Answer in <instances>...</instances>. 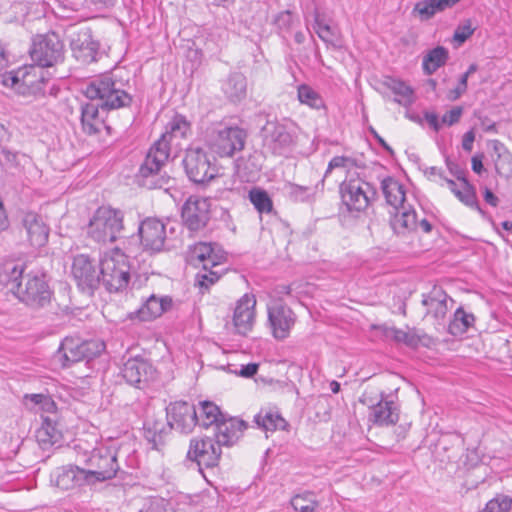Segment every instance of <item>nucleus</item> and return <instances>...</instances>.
<instances>
[{"label": "nucleus", "mask_w": 512, "mask_h": 512, "mask_svg": "<svg viewBox=\"0 0 512 512\" xmlns=\"http://www.w3.org/2000/svg\"><path fill=\"white\" fill-rule=\"evenodd\" d=\"M83 94L90 101L80 106L81 129L86 135H96L105 127L99 109L110 111L130 107L133 96L124 89V83L112 73L100 74L88 81Z\"/></svg>", "instance_id": "obj_1"}, {"label": "nucleus", "mask_w": 512, "mask_h": 512, "mask_svg": "<svg viewBox=\"0 0 512 512\" xmlns=\"http://www.w3.org/2000/svg\"><path fill=\"white\" fill-rule=\"evenodd\" d=\"M191 132V123L179 113L174 114L166 125L165 132L149 148L143 163L140 165L137 179L147 189H160L170 181L169 176L161 174L171 151L173 139H184Z\"/></svg>", "instance_id": "obj_2"}, {"label": "nucleus", "mask_w": 512, "mask_h": 512, "mask_svg": "<svg viewBox=\"0 0 512 512\" xmlns=\"http://www.w3.org/2000/svg\"><path fill=\"white\" fill-rule=\"evenodd\" d=\"M25 270L24 264H5L0 272V283L27 306L33 309L45 307L52 297L46 275L39 272L25 273Z\"/></svg>", "instance_id": "obj_3"}, {"label": "nucleus", "mask_w": 512, "mask_h": 512, "mask_svg": "<svg viewBox=\"0 0 512 512\" xmlns=\"http://www.w3.org/2000/svg\"><path fill=\"white\" fill-rule=\"evenodd\" d=\"M1 83L23 96H45L50 81L43 68L36 65L19 67L1 75Z\"/></svg>", "instance_id": "obj_4"}, {"label": "nucleus", "mask_w": 512, "mask_h": 512, "mask_svg": "<svg viewBox=\"0 0 512 512\" xmlns=\"http://www.w3.org/2000/svg\"><path fill=\"white\" fill-rule=\"evenodd\" d=\"M247 133L238 126L214 123L205 131V142L212 152L220 157H232L241 151L246 142Z\"/></svg>", "instance_id": "obj_5"}, {"label": "nucleus", "mask_w": 512, "mask_h": 512, "mask_svg": "<svg viewBox=\"0 0 512 512\" xmlns=\"http://www.w3.org/2000/svg\"><path fill=\"white\" fill-rule=\"evenodd\" d=\"M124 214L119 209L107 206L99 207L88 225V236L98 243H113L124 229Z\"/></svg>", "instance_id": "obj_6"}, {"label": "nucleus", "mask_w": 512, "mask_h": 512, "mask_svg": "<svg viewBox=\"0 0 512 512\" xmlns=\"http://www.w3.org/2000/svg\"><path fill=\"white\" fill-rule=\"evenodd\" d=\"M182 166L189 181L200 187H205L218 177L215 158L201 147L187 148Z\"/></svg>", "instance_id": "obj_7"}, {"label": "nucleus", "mask_w": 512, "mask_h": 512, "mask_svg": "<svg viewBox=\"0 0 512 512\" xmlns=\"http://www.w3.org/2000/svg\"><path fill=\"white\" fill-rule=\"evenodd\" d=\"M101 286L109 293L121 292L130 281V266L119 250L100 259Z\"/></svg>", "instance_id": "obj_8"}, {"label": "nucleus", "mask_w": 512, "mask_h": 512, "mask_svg": "<svg viewBox=\"0 0 512 512\" xmlns=\"http://www.w3.org/2000/svg\"><path fill=\"white\" fill-rule=\"evenodd\" d=\"M105 350V344L99 340L80 341L79 339L66 337L55 352L53 359L62 368H68L73 364L94 359Z\"/></svg>", "instance_id": "obj_9"}, {"label": "nucleus", "mask_w": 512, "mask_h": 512, "mask_svg": "<svg viewBox=\"0 0 512 512\" xmlns=\"http://www.w3.org/2000/svg\"><path fill=\"white\" fill-rule=\"evenodd\" d=\"M85 465L88 467L85 470L92 486L112 480L122 473L117 453L105 446L94 448L86 458Z\"/></svg>", "instance_id": "obj_10"}, {"label": "nucleus", "mask_w": 512, "mask_h": 512, "mask_svg": "<svg viewBox=\"0 0 512 512\" xmlns=\"http://www.w3.org/2000/svg\"><path fill=\"white\" fill-rule=\"evenodd\" d=\"M261 135L263 147L276 156L288 154L296 141L292 125L279 121H267L261 129Z\"/></svg>", "instance_id": "obj_11"}, {"label": "nucleus", "mask_w": 512, "mask_h": 512, "mask_svg": "<svg viewBox=\"0 0 512 512\" xmlns=\"http://www.w3.org/2000/svg\"><path fill=\"white\" fill-rule=\"evenodd\" d=\"M29 53L36 66L51 67L63 60L64 45L55 32L36 35Z\"/></svg>", "instance_id": "obj_12"}, {"label": "nucleus", "mask_w": 512, "mask_h": 512, "mask_svg": "<svg viewBox=\"0 0 512 512\" xmlns=\"http://www.w3.org/2000/svg\"><path fill=\"white\" fill-rule=\"evenodd\" d=\"M343 204L350 212L364 211L377 197V190L370 183L350 178L339 186Z\"/></svg>", "instance_id": "obj_13"}, {"label": "nucleus", "mask_w": 512, "mask_h": 512, "mask_svg": "<svg viewBox=\"0 0 512 512\" xmlns=\"http://www.w3.org/2000/svg\"><path fill=\"white\" fill-rule=\"evenodd\" d=\"M72 277L81 292L92 296L101 287L100 262L86 254L73 258L71 266Z\"/></svg>", "instance_id": "obj_14"}, {"label": "nucleus", "mask_w": 512, "mask_h": 512, "mask_svg": "<svg viewBox=\"0 0 512 512\" xmlns=\"http://www.w3.org/2000/svg\"><path fill=\"white\" fill-rule=\"evenodd\" d=\"M222 455L221 446L212 436L204 435L190 439L187 459L196 462L201 470L218 466Z\"/></svg>", "instance_id": "obj_15"}, {"label": "nucleus", "mask_w": 512, "mask_h": 512, "mask_svg": "<svg viewBox=\"0 0 512 512\" xmlns=\"http://www.w3.org/2000/svg\"><path fill=\"white\" fill-rule=\"evenodd\" d=\"M360 402L370 409L369 422L377 426H391L399 421V405L392 399H388L385 392L380 393V398L372 399L363 394Z\"/></svg>", "instance_id": "obj_16"}, {"label": "nucleus", "mask_w": 512, "mask_h": 512, "mask_svg": "<svg viewBox=\"0 0 512 512\" xmlns=\"http://www.w3.org/2000/svg\"><path fill=\"white\" fill-rule=\"evenodd\" d=\"M210 201L207 198L190 196L181 208L184 226L191 232L204 229L210 221Z\"/></svg>", "instance_id": "obj_17"}, {"label": "nucleus", "mask_w": 512, "mask_h": 512, "mask_svg": "<svg viewBox=\"0 0 512 512\" xmlns=\"http://www.w3.org/2000/svg\"><path fill=\"white\" fill-rule=\"evenodd\" d=\"M166 419L170 428L189 434L198 423L197 408L193 403L184 400L170 402L166 407Z\"/></svg>", "instance_id": "obj_18"}, {"label": "nucleus", "mask_w": 512, "mask_h": 512, "mask_svg": "<svg viewBox=\"0 0 512 512\" xmlns=\"http://www.w3.org/2000/svg\"><path fill=\"white\" fill-rule=\"evenodd\" d=\"M267 312L273 337L277 340L286 339L295 324V313L282 301H276L268 306Z\"/></svg>", "instance_id": "obj_19"}, {"label": "nucleus", "mask_w": 512, "mask_h": 512, "mask_svg": "<svg viewBox=\"0 0 512 512\" xmlns=\"http://www.w3.org/2000/svg\"><path fill=\"white\" fill-rule=\"evenodd\" d=\"M138 234L145 251L156 253L163 249L167 234L166 226L160 219L148 217L141 221Z\"/></svg>", "instance_id": "obj_20"}, {"label": "nucleus", "mask_w": 512, "mask_h": 512, "mask_svg": "<svg viewBox=\"0 0 512 512\" xmlns=\"http://www.w3.org/2000/svg\"><path fill=\"white\" fill-rule=\"evenodd\" d=\"M156 369L152 363L141 357H131L126 360L121 369L124 380L136 388H143L155 376Z\"/></svg>", "instance_id": "obj_21"}, {"label": "nucleus", "mask_w": 512, "mask_h": 512, "mask_svg": "<svg viewBox=\"0 0 512 512\" xmlns=\"http://www.w3.org/2000/svg\"><path fill=\"white\" fill-rule=\"evenodd\" d=\"M70 47L73 57L82 64H90L97 60L99 42L93 39L90 28H82L71 37Z\"/></svg>", "instance_id": "obj_22"}, {"label": "nucleus", "mask_w": 512, "mask_h": 512, "mask_svg": "<svg viewBox=\"0 0 512 512\" xmlns=\"http://www.w3.org/2000/svg\"><path fill=\"white\" fill-rule=\"evenodd\" d=\"M247 427L245 421L225 414L212 429V437L221 447H231L240 439Z\"/></svg>", "instance_id": "obj_23"}, {"label": "nucleus", "mask_w": 512, "mask_h": 512, "mask_svg": "<svg viewBox=\"0 0 512 512\" xmlns=\"http://www.w3.org/2000/svg\"><path fill=\"white\" fill-rule=\"evenodd\" d=\"M191 259L198 260L205 268H218L227 261V253L216 242H198L190 247Z\"/></svg>", "instance_id": "obj_24"}, {"label": "nucleus", "mask_w": 512, "mask_h": 512, "mask_svg": "<svg viewBox=\"0 0 512 512\" xmlns=\"http://www.w3.org/2000/svg\"><path fill=\"white\" fill-rule=\"evenodd\" d=\"M173 299L170 296L149 295L142 305L128 314L130 320L151 321L171 310Z\"/></svg>", "instance_id": "obj_25"}, {"label": "nucleus", "mask_w": 512, "mask_h": 512, "mask_svg": "<svg viewBox=\"0 0 512 512\" xmlns=\"http://www.w3.org/2000/svg\"><path fill=\"white\" fill-rule=\"evenodd\" d=\"M256 299L254 295H243L236 304L233 324L236 332L240 335H246L252 330L255 320Z\"/></svg>", "instance_id": "obj_26"}, {"label": "nucleus", "mask_w": 512, "mask_h": 512, "mask_svg": "<svg viewBox=\"0 0 512 512\" xmlns=\"http://www.w3.org/2000/svg\"><path fill=\"white\" fill-rule=\"evenodd\" d=\"M85 468L77 465H65L56 470L55 485L62 490H69L76 487L92 486Z\"/></svg>", "instance_id": "obj_27"}, {"label": "nucleus", "mask_w": 512, "mask_h": 512, "mask_svg": "<svg viewBox=\"0 0 512 512\" xmlns=\"http://www.w3.org/2000/svg\"><path fill=\"white\" fill-rule=\"evenodd\" d=\"M27 240L33 247H42L48 241L49 228L42 217L35 212H26L21 219Z\"/></svg>", "instance_id": "obj_28"}, {"label": "nucleus", "mask_w": 512, "mask_h": 512, "mask_svg": "<svg viewBox=\"0 0 512 512\" xmlns=\"http://www.w3.org/2000/svg\"><path fill=\"white\" fill-rule=\"evenodd\" d=\"M171 430L167 419L164 421L163 419L147 417L144 421V438L152 445L153 449L159 450L165 444Z\"/></svg>", "instance_id": "obj_29"}, {"label": "nucleus", "mask_w": 512, "mask_h": 512, "mask_svg": "<svg viewBox=\"0 0 512 512\" xmlns=\"http://www.w3.org/2000/svg\"><path fill=\"white\" fill-rule=\"evenodd\" d=\"M449 296L439 286H434L427 294H423L422 305L426 307V315H431L435 320L441 321L445 318L448 307Z\"/></svg>", "instance_id": "obj_30"}, {"label": "nucleus", "mask_w": 512, "mask_h": 512, "mask_svg": "<svg viewBox=\"0 0 512 512\" xmlns=\"http://www.w3.org/2000/svg\"><path fill=\"white\" fill-rule=\"evenodd\" d=\"M390 226L395 234L406 235L418 227L417 213L411 205H402L390 220Z\"/></svg>", "instance_id": "obj_31"}, {"label": "nucleus", "mask_w": 512, "mask_h": 512, "mask_svg": "<svg viewBox=\"0 0 512 512\" xmlns=\"http://www.w3.org/2000/svg\"><path fill=\"white\" fill-rule=\"evenodd\" d=\"M464 449V440L458 435L441 438L436 445V453L442 462H456Z\"/></svg>", "instance_id": "obj_32"}, {"label": "nucleus", "mask_w": 512, "mask_h": 512, "mask_svg": "<svg viewBox=\"0 0 512 512\" xmlns=\"http://www.w3.org/2000/svg\"><path fill=\"white\" fill-rule=\"evenodd\" d=\"M379 329H381L385 338L392 339L397 343L405 344L410 348H417L422 342V339L426 336L425 334H419L416 328H408L407 331H404L396 327L381 325L379 326Z\"/></svg>", "instance_id": "obj_33"}, {"label": "nucleus", "mask_w": 512, "mask_h": 512, "mask_svg": "<svg viewBox=\"0 0 512 512\" xmlns=\"http://www.w3.org/2000/svg\"><path fill=\"white\" fill-rule=\"evenodd\" d=\"M381 190L386 203L398 210L405 205L406 193L404 185L394 177L387 176L381 181Z\"/></svg>", "instance_id": "obj_34"}, {"label": "nucleus", "mask_w": 512, "mask_h": 512, "mask_svg": "<svg viewBox=\"0 0 512 512\" xmlns=\"http://www.w3.org/2000/svg\"><path fill=\"white\" fill-rule=\"evenodd\" d=\"M222 90L229 101L238 103L245 99L247 94L246 77L241 73H232L222 85Z\"/></svg>", "instance_id": "obj_35"}, {"label": "nucleus", "mask_w": 512, "mask_h": 512, "mask_svg": "<svg viewBox=\"0 0 512 512\" xmlns=\"http://www.w3.org/2000/svg\"><path fill=\"white\" fill-rule=\"evenodd\" d=\"M321 187L320 180L315 185H298L292 182H286L284 191L287 197L295 203L312 202Z\"/></svg>", "instance_id": "obj_36"}, {"label": "nucleus", "mask_w": 512, "mask_h": 512, "mask_svg": "<svg viewBox=\"0 0 512 512\" xmlns=\"http://www.w3.org/2000/svg\"><path fill=\"white\" fill-rule=\"evenodd\" d=\"M198 412V423L203 428H214L215 425L225 415L222 413L220 408L213 402L205 400L199 402Z\"/></svg>", "instance_id": "obj_37"}, {"label": "nucleus", "mask_w": 512, "mask_h": 512, "mask_svg": "<svg viewBox=\"0 0 512 512\" xmlns=\"http://www.w3.org/2000/svg\"><path fill=\"white\" fill-rule=\"evenodd\" d=\"M449 59V52L443 46H437L428 51L423 57L422 68L425 75H432L440 67L444 66Z\"/></svg>", "instance_id": "obj_38"}, {"label": "nucleus", "mask_w": 512, "mask_h": 512, "mask_svg": "<svg viewBox=\"0 0 512 512\" xmlns=\"http://www.w3.org/2000/svg\"><path fill=\"white\" fill-rule=\"evenodd\" d=\"M272 24L276 28V32L283 40H288V35L292 29L300 24L299 17L290 10H284L277 13L272 20Z\"/></svg>", "instance_id": "obj_39"}, {"label": "nucleus", "mask_w": 512, "mask_h": 512, "mask_svg": "<svg viewBox=\"0 0 512 512\" xmlns=\"http://www.w3.org/2000/svg\"><path fill=\"white\" fill-rule=\"evenodd\" d=\"M475 316L467 313L462 307L456 309L453 319L449 322L448 332L454 336H462L474 325Z\"/></svg>", "instance_id": "obj_40"}, {"label": "nucleus", "mask_w": 512, "mask_h": 512, "mask_svg": "<svg viewBox=\"0 0 512 512\" xmlns=\"http://www.w3.org/2000/svg\"><path fill=\"white\" fill-rule=\"evenodd\" d=\"M386 85L397 96L394 98L396 103L404 107H409L414 103V89L404 81L390 78Z\"/></svg>", "instance_id": "obj_41"}, {"label": "nucleus", "mask_w": 512, "mask_h": 512, "mask_svg": "<svg viewBox=\"0 0 512 512\" xmlns=\"http://www.w3.org/2000/svg\"><path fill=\"white\" fill-rule=\"evenodd\" d=\"M36 439L43 449H47L56 444L60 445L62 433L46 418L43 425L36 431Z\"/></svg>", "instance_id": "obj_42"}, {"label": "nucleus", "mask_w": 512, "mask_h": 512, "mask_svg": "<svg viewBox=\"0 0 512 512\" xmlns=\"http://www.w3.org/2000/svg\"><path fill=\"white\" fill-rule=\"evenodd\" d=\"M254 422L265 431H275L285 429L287 421L278 412L261 410L254 417Z\"/></svg>", "instance_id": "obj_43"}, {"label": "nucleus", "mask_w": 512, "mask_h": 512, "mask_svg": "<svg viewBox=\"0 0 512 512\" xmlns=\"http://www.w3.org/2000/svg\"><path fill=\"white\" fill-rule=\"evenodd\" d=\"M1 154L3 155V160H0V167L3 172L11 175L22 172V159L26 158L25 154L10 150L6 146L1 147Z\"/></svg>", "instance_id": "obj_44"}, {"label": "nucleus", "mask_w": 512, "mask_h": 512, "mask_svg": "<svg viewBox=\"0 0 512 512\" xmlns=\"http://www.w3.org/2000/svg\"><path fill=\"white\" fill-rule=\"evenodd\" d=\"M225 271L226 269L222 266L218 268H205V266H202L201 271L196 274L195 285L199 287L201 293H205L221 278Z\"/></svg>", "instance_id": "obj_45"}, {"label": "nucleus", "mask_w": 512, "mask_h": 512, "mask_svg": "<svg viewBox=\"0 0 512 512\" xmlns=\"http://www.w3.org/2000/svg\"><path fill=\"white\" fill-rule=\"evenodd\" d=\"M443 11L438 0H421L414 5L411 14L418 17L420 21H429L437 13Z\"/></svg>", "instance_id": "obj_46"}, {"label": "nucleus", "mask_w": 512, "mask_h": 512, "mask_svg": "<svg viewBox=\"0 0 512 512\" xmlns=\"http://www.w3.org/2000/svg\"><path fill=\"white\" fill-rule=\"evenodd\" d=\"M462 185L463 190L455 192V196L458 198V200L467 207L472 208L481 214H484V211L480 207L477 199L475 186L471 184L469 180H465V182L462 183Z\"/></svg>", "instance_id": "obj_47"}, {"label": "nucleus", "mask_w": 512, "mask_h": 512, "mask_svg": "<svg viewBox=\"0 0 512 512\" xmlns=\"http://www.w3.org/2000/svg\"><path fill=\"white\" fill-rule=\"evenodd\" d=\"M249 200L260 214L273 210L272 199L264 189L252 188L249 191Z\"/></svg>", "instance_id": "obj_48"}, {"label": "nucleus", "mask_w": 512, "mask_h": 512, "mask_svg": "<svg viewBox=\"0 0 512 512\" xmlns=\"http://www.w3.org/2000/svg\"><path fill=\"white\" fill-rule=\"evenodd\" d=\"M291 506L299 512H316L319 502L312 492L297 494L291 499Z\"/></svg>", "instance_id": "obj_49"}, {"label": "nucleus", "mask_w": 512, "mask_h": 512, "mask_svg": "<svg viewBox=\"0 0 512 512\" xmlns=\"http://www.w3.org/2000/svg\"><path fill=\"white\" fill-rule=\"evenodd\" d=\"M298 99L301 103L319 109L324 106L321 96L310 86L302 84L298 87Z\"/></svg>", "instance_id": "obj_50"}, {"label": "nucleus", "mask_w": 512, "mask_h": 512, "mask_svg": "<svg viewBox=\"0 0 512 512\" xmlns=\"http://www.w3.org/2000/svg\"><path fill=\"white\" fill-rule=\"evenodd\" d=\"M314 29H315L318 37L323 42H325L326 44H331L333 46H336L335 30L328 24L324 23L320 19L319 14L317 12L315 13V17H314Z\"/></svg>", "instance_id": "obj_51"}, {"label": "nucleus", "mask_w": 512, "mask_h": 512, "mask_svg": "<svg viewBox=\"0 0 512 512\" xmlns=\"http://www.w3.org/2000/svg\"><path fill=\"white\" fill-rule=\"evenodd\" d=\"M354 166H355V160L353 158H351V157H347V156H335V157H333L329 161V163H328V166H327V169L325 171L324 176L320 179V183H321L320 190L321 191L323 190V188H324V181L328 177V175L332 172V170H334V169H345V170L349 171Z\"/></svg>", "instance_id": "obj_52"}, {"label": "nucleus", "mask_w": 512, "mask_h": 512, "mask_svg": "<svg viewBox=\"0 0 512 512\" xmlns=\"http://www.w3.org/2000/svg\"><path fill=\"white\" fill-rule=\"evenodd\" d=\"M512 508V498L509 496L498 494L489 500L485 507L479 512H510Z\"/></svg>", "instance_id": "obj_53"}, {"label": "nucleus", "mask_w": 512, "mask_h": 512, "mask_svg": "<svg viewBox=\"0 0 512 512\" xmlns=\"http://www.w3.org/2000/svg\"><path fill=\"white\" fill-rule=\"evenodd\" d=\"M463 111V107L455 106L442 116L441 122L447 126L457 124L461 119Z\"/></svg>", "instance_id": "obj_54"}, {"label": "nucleus", "mask_w": 512, "mask_h": 512, "mask_svg": "<svg viewBox=\"0 0 512 512\" xmlns=\"http://www.w3.org/2000/svg\"><path fill=\"white\" fill-rule=\"evenodd\" d=\"M467 88H468L467 75H461L457 86L454 89L449 91L448 99L451 101L458 100L464 93H466Z\"/></svg>", "instance_id": "obj_55"}, {"label": "nucleus", "mask_w": 512, "mask_h": 512, "mask_svg": "<svg viewBox=\"0 0 512 512\" xmlns=\"http://www.w3.org/2000/svg\"><path fill=\"white\" fill-rule=\"evenodd\" d=\"M474 32L470 24L460 25L454 31L453 38L459 43L465 42Z\"/></svg>", "instance_id": "obj_56"}, {"label": "nucleus", "mask_w": 512, "mask_h": 512, "mask_svg": "<svg viewBox=\"0 0 512 512\" xmlns=\"http://www.w3.org/2000/svg\"><path fill=\"white\" fill-rule=\"evenodd\" d=\"M446 166L449 170V172L455 176L459 181L462 183L465 182V180H468L466 177V171L462 169L457 163L450 160L449 157H446L445 160Z\"/></svg>", "instance_id": "obj_57"}, {"label": "nucleus", "mask_w": 512, "mask_h": 512, "mask_svg": "<svg viewBox=\"0 0 512 512\" xmlns=\"http://www.w3.org/2000/svg\"><path fill=\"white\" fill-rule=\"evenodd\" d=\"M45 394H25L23 397L24 405L29 409H34L37 406L40 408Z\"/></svg>", "instance_id": "obj_58"}, {"label": "nucleus", "mask_w": 512, "mask_h": 512, "mask_svg": "<svg viewBox=\"0 0 512 512\" xmlns=\"http://www.w3.org/2000/svg\"><path fill=\"white\" fill-rule=\"evenodd\" d=\"M259 364L257 363H248L246 365H242L239 371V375L244 378H251L255 376L258 372Z\"/></svg>", "instance_id": "obj_59"}, {"label": "nucleus", "mask_w": 512, "mask_h": 512, "mask_svg": "<svg viewBox=\"0 0 512 512\" xmlns=\"http://www.w3.org/2000/svg\"><path fill=\"white\" fill-rule=\"evenodd\" d=\"M483 158L484 155L482 153L475 154L471 159V168L474 173L481 175L484 171V165H483Z\"/></svg>", "instance_id": "obj_60"}, {"label": "nucleus", "mask_w": 512, "mask_h": 512, "mask_svg": "<svg viewBox=\"0 0 512 512\" xmlns=\"http://www.w3.org/2000/svg\"><path fill=\"white\" fill-rule=\"evenodd\" d=\"M474 141H475V132L473 129H470L463 135L462 148L467 152H471L473 149Z\"/></svg>", "instance_id": "obj_61"}, {"label": "nucleus", "mask_w": 512, "mask_h": 512, "mask_svg": "<svg viewBox=\"0 0 512 512\" xmlns=\"http://www.w3.org/2000/svg\"><path fill=\"white\" fill-rule=\"evenodd\" d=\"M424 118L429 124V126L435 131L438 132L441 129V123L439 122V117L435 112H425Z\"/></svg>", "instance_id": "obj_62"}, {"label": "nucleus", "mask_w": 512, "mask_h": 512, "mask_svg": "<svg viewBox=\"0 0 512 512\" xmlns=\"http://www.w3.org/2000/svg\"><path fill=\"white\" fill-rule=\"evenodd\" d=\"M483 198L492 207H497L499 204V198L488 187L483 188Z\"/></svg>", "instance_id": "obj_63"}, {"label": "nucleus", "mask_w": 512, "mask_h": 512, "mask_svg": "<svg viewBox=\"0 0 512 512\" xmlns=\"http://www.w3.org/2000/svg\"><path fill=\"white\" fill-rule=\"evenodd\" d=\"M139 512H164L161 507V502L159 500H150L146 503Z\"/></svg>", "instance_id": "obj_64"}]
</instances>
